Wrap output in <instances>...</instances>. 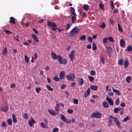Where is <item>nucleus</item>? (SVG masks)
<instances>
[{
	"instance_id": "f257e3e1",
	"label": "nucleus",
	"mask_w": 132,
	"mask_h": 132,
	"mask_svg": "<svg viewBox=\"0 0 132 132\" xmlns=\"http://www.w3.org/2000/svg\"><path fill=\"white\" fill-rule=\"evenodd\" d=\"M91 116L92 118H101L102 117V113L98 111H95L92 113Z\"/></svg>"
},
{
	"instance_id": "f03ea898",
	"label": "nucleus",
	"mask_w": 132,
	"mask_h": 132,
	"mask_svg": "<svg viewBox=\"0 0 132 132\" xmlns=\"http://www.w3.org/2000/svg\"><path fill=\"white\" fill-rule=\"evenodd\" d=\"M79 31V29L77 27L74 28L70 32L69 34L71 37L77 34Z\"/></svg>"
},
{
	"instance_id": "7ed1b4c3",
	"label": "nucleus",
	"mask_w": 132,
	"mask_h": 132,
	"mask_svg": "<svg viewBox=\"0 0 132 132\" xmlns=\"http://www.w3.org/2000/svg\"><path fill=\"white\" fill-rule=\"evenodd\" d=\"M109 117L112 119H114L116 126L120 128L121 129V123L119 122V120L116 117H114L112 116V115L109 116Z\"/></svg>"
},
{
	"instance_id": "20e7f679",
	"label": "nucleus",
	"mask_w": 132,
	"mask_h": 132,
	"mask_svg": "<svg viewBox=\"0 0 132 132\" xmlns=\"http://www.w3.org/2000/svg\"><path fill=\"white\" fill-rule=\"evenodd\" d=\"M58 61L60 64H65L67 63V60L65 58L62 59V57L61 56L58 57Z\"/></svg>"
},
{
	"instance_id": "39448f33",
	"label": "nucleus",
	"mask_w": 132,
	"mask_h": 132,
	"mask_svg": "<svg viewBox=\"0 0 132 132\" xmlns=\"http://www.w3.org/2000/svg\"><path fill=\"white\" fill-rule=\"evenodd\" d=\"M43 120L45 123L44 124L43 122H42L40 124V126L43 128H48L47 124L48 123V122L45 118H44Z\"/></svg>"
},
{
	"instance_id": "423d86ee",
	"label": "nucleus",
	"mask_w": 132,
	"mask_h": 132,
	"mask_svg": "<svg viewBox=\"0 0 132 132\" xmlns=\"http://www.w3.org/2000/svg\"><path fill=\"white\" fill-rule=\"evenodd\" d=\"M60 116L61 120L65 122L68 124H69L71 123V120H70L68 121V120L65 118V116L64 115L61 114Z\"/></svg>"
},
{
	"instance_id": "0eeeda50",
	"label": "nucleus",
	"mask_w": 132,
	"mask_h": 132,
	"mask_svg": "<svg viewBox=\"0 0 132 132\" xmlns=\"http://www.w3.org/2000/svg\"><path fill=\"white\" fill-rule=\"evenodd\" d=\"M75 78V76L73 73H71L67 75L66 77V79L68 80H71L73 81V79Z\"/></svg>"
},
{
	"instance_id": "6e6552de",
	"label": "nucleus",
	"mask_w": 132,
	"mask_h": 132,
	"mask_svg": "<svg viewBox=\"0 0 132 132\" xmlns=\"http://www.w3.org/2000/svg\"><path fill=\"white\" fill-rule=\"evenodd\" d=\"M51 54L52 58L54 60H56L57 59L58 60V57L60 56V55H56L54 53L52 52H51Z\"/></svg>"
},
{
	"instance_id": "1a4fd4ad",
	"label": "nucleus",
	"mask_w": 132,
	"mask_h": 132,
	"mask_svg": "<svg viewBox=\"0 0 132 132\" xmlns=\"http://www.w3.org/2000/svg\"><path fill=\"white\" fill-rule=\"evenodd\" d=\"M106 100L109 103L110 105H113V102L111 98L108 97H107L106 98Z\"/></svg>"
},
{
	"instance_id": "9d476101",
	"label": "nucleus",
	"mask_w": 132,
	"mask_h": 132,
	"mask_svg": "<svg viewBox=\"0 0 132 132\" xmlns=\"http://www.w3.org/2000/svg\"><path fill=\"white\" fill-rule=\"evenodd\" d=\"M47 24L48 26L50 27H55L57 26V25L55 23L53 22L48 21L47 22Z\"/></svg>"
},
{
	"instance_id": "9b49d317",
	"label": "nucleus",
	"mask_w": 132,
	"mask_h": 132,
	"mask_svg": "<svg viewBox=\"0 0 132 132\" xmlns=\"http://www.w3.org/2000/svg\"><path fill=\"white\" fill-rule=\"evenodd\" d=\"M48 113L53 116H55L57 115L58 113V112L56 113L53 110H48Z\"/></svg>"
},
{
	"instance_id": "f8f14e48",
	"label": "nucleus",
	"mask_w": 132,
	"mask_h": 132,
	"mask_svg": "<svg viewBox=\"0 0 132 132\" xmlns=\"http://www.w3.org/2000/svg\"><path fill=\"white\" fill-rule=\"evenodd\" d=\"M120 45L122 47H124V45L125 44V40L123 39H121L120 41Z\"/></svg>"
},
{
	"instance_id": "ddd939ff",
	"label": "nucleus",
	"mask_w": 132,
	"mask_h": 132,
	"mask_svg": "<svg viewBox=\"0 0 132 132\" xmlns=\"http://www.w3.org/2000/svg\"><path fill=\"white\" fill-rule=\"evenodd\" d=\"M36 122L34 120L33 118H31V120H29V126L30 127H32V124L34 123H35Z\"/></svg>"
},
{
	"instance_id": "4468645a",
	"label": "nucleus",
	"mask_w": 132,
	"mask_h": 132,
	"mask_svg": "<svg viewBox=\"0 0 132 132\" xmlns=\"http://www.w3.org/2000/svg\"><path fill=\"white\" fill-rule=\"evenodd\" d=\"M90 92V89L89 88H88L86 92H85L84 94V96L85 98H86L87 97L89 94Z\"/></svg>"
},
{
	"instance_id": "2eb2a0df",
	"label": "nucleus",
	"mask_w": 132,
	"mask_h": 132,
	"mask_svg": "<svg viewBox=\"0 0 132 132\" xmlns=\"http://www.w3.org/2000/svg\"><path fill=\"white\" fill-rule=\"evenodd\" d=\"M65 72L63 71H61L59 73V77L60 79L62 80L63 79L64 77H65L64 74Z\"/></svg>"
},
{
	"instance_id": "dca6fc26",
	"label": "nucleus",
	"mask_w": 132,
	"mask_h": 132,
	"mask_svg": "<svg viewBox=\"0 0 132 132\" xmlns=\"http://www.w3.org/2000/svg\"><path fill=\"white\" fill-rule=\"evenodd\" d=\"M106 49L108 51L109 54L111 55L112 52V49L111 47L108 46L106 47Z\"/></svg>"
},
{
	"instance_id": "f3484780",
	"label": "nucleus",
	"mask_w": 132,
	"mask_h": 132,
	"mask_svg": "<svg viewBox=\"0 0 132 132\" xmlns=\"http://www.w3.org/2000/svg\"><path fill=\"white\" fill-rule=\"evenodd\" d=\"M32 37L34 40V41L36 43L39 42V40L35 35L32 34Z\"/></svg>"
},
{
	"instance_id": "a211bd4d",
	"label": "nucleus",
	"mask_w": 132,
	"mask_h": 132,
	"mask_svg": "<svg viewBox=\"0 0 132 132\" xmlns=\"http://www.w3.org/2000/svg\"><path fill=\"white\" fill-rule=\"evenodd\" d=\"M10 21H9V22L10 23H11L13 24H15V19L13 17H10Z\"/></svg>"
},
{
	"instance_id": "6ab92c4d",
	"label": "nucleus",
	"mask_w": 132,
	"mask_h": 132,
	"mask_svg": "<svg viewBox=\"0 0 132 132\" xmlns=\"http://www.w3.org/2000/svg\"><path fill=\"white\" fill-rule=\"evenodd\" d=\"M78 81L79 85H83L84 81L83 79L82 78H78Z\"/></svg>"
},
{
	"instance_id": "aec40b11",
	"label": "nucleus",
	"mask_w": 132,
	"mask_h": 132,
	"mask_svg": "<svg viewBox=\"0 0 132 132\" xmlns=\"http://www.w3.org/2000/svg\"><path fill=\"white\" fill-rule=\"evenodd\" d=\"M112 89L113 92H115L118 95H121V93L120 91L116 89H114L113 87L112 88Z\"/></svg>"
},
{
	"instance_id": "412c9836",
	"label": "nucleus",
	"mask_w": 132,
	"mask_h": 132,
	"mask_svg": "<svg viewBox=\"0 0 132 132\" xmlns=\"http://www.w3.org/2000/svg\"><path fill=\"white\" fill-rule=\"evenodd\" d=\"M22 116L23 118L25 119L26 120H27L28 119V115L26 113H23L22 114Z\"/></svg>"
},
{
	"instance_id": "4be33fe9",
	"label": "nucleus",
	"mask_w": 132,
	"mask_h": 132,
	"mask_svg": "<svg viewBox=\"0 0 132 132\" xmlns=\"http://www.w3.org/2000/svg\"><path fill=\"white\" fill-rule=\"evenodd\" d=\"M90 88L94 90H96L98 88V86L96 85H92L90 86Z\"/></svg>"
},
{
	"instance_id": "5701e85b",
	"label": "nucleus",
	"mask_w": 132,
	"mask_h": 132,
	"mask_svg": "<svg viewBox=\"0 0 132 132\" xmlns=\"http://www.w3.org/2000/svg\"><path fill=\"white\" fill-rule=\"evenodd\" d=\"M12 117L13 118V121L14 123H15L17 122V120L15 117V116L14 114L13 113L12 114Z\"/></svg>"
},
{
	"instance_id": "b1692460",
	"label": "nucleus",
	"mask_w": 132,
	"mask_h": 132,
	"mask_svg": "<svg viewBox=\"0 0 132 132\" xmlns=\"http://www.w3.org/2000/svg\"><path fill=\"white\" fill-rule=\"evenodd\" d=\"M121 110V108L117 107L115 108L114 109V112L115 113H118V112L119 111Z\"/></svg>"
},
{
	"instance_id": "393cba45",
	"label": "nucleus",
	"mask_w": 132,
	"mask_h": 132,
	"mask_svg": "<svg viewBox=\"0 0 132 132\" xmlns=\"http://www.w3.org/2000/svg\"><path fill=\"white\" fill-rule=\"evenodd\" d=\"M1 109L2 111H7L9 109L8 106H6L4 107H2L1 108Z\"/></svg>"
},
{
	"instance_id": "a878e982",
	"label": "nucleus",
	"mask_w": 132,
	"mask_h": 132,
	"mask_svg": "<svg viewBox=\"0 0 132 132\" xmlns=\"http://www.w3.org/2000/svg\"><path fill=\"white\" fill-rule=\"evenodd\" d=\"M89 6L87 4H84L83 5V9L85 11H87L88 10Z\"/></svg>"
},
{
	"instance_id": "bb28decb",
	"label": "nucleus",
	"mask_w": 132,
	"mask_h": 132,
	"mask_svg": "<svg viewBox=\"0 0 132 132\" xmlns=\"http://www.w3.org/2000/svg\"><path fill=\"white\" fill-rule=\"evenodd\" d=\"M131 80V78L130 76H128L126 78V82L128 83H130V81Z\"/></svg>"
},
{
	"instance_id": "cd10ccee",
	"label": "nucleus",
	"mask_w": 132,
	"mask_h": 132,
	"mask_svg": "<svg viewBox=\"0 0 132 132\" xmlns=\"http://www.w3.org/2000/svg\"><path fill=\"white\" fill-rule=\"evenodd\" d=\"M86 37L85 35H82L81 37H80L79 39L82 41H84L86 40Z\"/></svg>"
},
{
	"instance_id": "c85d7f7f",
	"label": "nucleus",
	"mask_w": 132,
	"mask_h": 132,
	"mask_svg": "<svg viewBox=\"0 0 132 132\" xmlns=\"http://www.w3.org/2000/svg\"><path fill=\"white\" fill-rule=\"evenodd\" d=\"M70 12H71V14H76L75 9L73 7H70Z\"/></svg>"
},
{
	"instance_id": "c756f323",
	"label": "nucleus",
	"mask_w": 132,
	"mask_h": 132,
	"mask_svg": "<svg viewBox=\"0 0 132 132\" xmlns=\"http://www.w3.org/2000/svg\"><path fill=\"white\" fill-rule=\"evenodd\" d=\"M129 65V62L127 60H126L124 62V65L125 68L127 67Z\"/></svg>"
},
{
	"instance_id": "7c9ffc66",
	"label": "nucleus",
	"mask_w": 132,
	"mask_h": 132,
	"mask_svg": "<svg viewBox=\"0 0 132 132\" xmlns=\"http://www.w3.org/2000/svg\"><path fill=\"white\" fill-rule=\"evenodd\" d=\"M103 106L105 108H107L109 106L108 104L105 101L104 102H103Z\"/></svg>"
},
{
	"instance_id": "2f4dec72",
	"label": "nucleus",
	"mask_w": 132,
	"mask_h": 132,
	"mask_svg": "<svg viewBox=\"0 0 132 132\" xmlns=\"http://www.w3.org/2000/svg\"><path fill=\"white\" fill-rule=\"evenodd\" d=\"M7 48L6 47H5L3 49V54L4 55H5L7 54Z\"/></svg>"
},
{
	"instance_id": "473e14b6",
	"label": "nucleus",
	"mask_w": 132,
	"mask_h": 132,
	"mask_svg": "<svg viewBox=\"0 0 132 132\" xmlns=\"http://www.w3.org/2000/svg\"><path fill=\"white\" fill-rule=\"evenodd\" d=\"M4 31L6 34H7L8 35L11 34H12V32L9 31L8 30L5 29L4 30Z\"/></svg>"
},
{
	"instance_id": "72a5a7b5",
	"label": "nucleus",
	"mask_w": 132,
	"mask_h": 132,
	"mask_svg": "<svg viewBox=\"0 0 132 132\" xmlns=\"http://www.w3.org/2000/svg\"><path fill=\"white\" fill-rule=\"evenodd\" d=\"M59 105L57 103L56 104V106H55V111L58 112L59 111Z\"/></svg>"
},
{
	"instance_id": "f704fd0d",
	"label": "nucleus",
	"mask_w": 132,
	"mask_h": 132,
	"mask_svg": "<svg viewBox=\"0 0 132 132\" xmlns=\"http://www.w3.org/2000/svg\"><path fill=\"white\" fill-rule=\"evenodd\" d=\"M110 4L111 6V8L113 9L114 8V3L111 0L110 1Z\"/></svg>"
},
{
	"instance_id": "c9c22d12",
	"label": "nucleus",
	"mask_w": 132,
	"mask_h": 132,
	"mask_svg": "<svg viewBox=\"0 0 132 132\" xmlns=\"http://www.w3.org/2000/svg\"><path fill=\"white\" fill-rule=\"evenodd\" d=\"M118 29L119 31H120L121 32H122L123 30L122 29L121 27L120 24L119 23H118Z\"/></svg>"
},
{
	"instance_id": "e433bc0d",
	"label": "nucleus",
	"mask_w": 132,
	"mask_h": 132,
	"mask_svg": "<svg viewBox=\"0 0 132 132\" xmlns=\"http://www.w3.org/2000/svg\"><path fill=\"white\" fill-rule=\"evenodd\" d=\"M92 49L94 50H96L97 49L96 46L94 42H93L92 44Z\"/></svg>"
},
{
	"instance_id": "4c0bfd02",
	"label": "nucleus",
	"mask_w": 132,
	"mask_h": 132,
	"mask_svg": "<svg viewBox=\"0 0 132 132\" xmlns=\"http://www.w3.org/2000/svg\"><path fill=\"white\" fill-rule=\"evenodd\" d=\"M127 50L128 52H130L132 51V47L130 45L127 47Z\"/></svg>"
},
{
	"instance_id": "58836bf2",
	"label": "nucleus",
	"mask_w": 132,
	"mask_h": 132,
	"mask_svg": "<svg viewBox=\"0 0 132 132\" xmlns=\"http://www.w3.org/2000/svg\"><path fill=\"white\" fill-rule=\"evenodd\" d=\"M53 80L54 81H57L60 80V79L57 76H54Z\"/></svg>"
},
{
	"instance_id": "ea45409f",
	"label": "nucleus",
	"mask_w": 132,
	"mask_h": 132,
	"mask_svg": "<svg viewBox=\"0 0 132 132\" xmlns=\"http://www.w3.org/2000/svg\"><path fill=\"white\" fill-rule=\"evenodd\" d=\"M30 23L29 22H26L25 23H24L23 22L21 23V24L22 25H23V24H24L27 27L29 26V25Z\"/></svg>"
},
{
	"instance_id": "a19ab883",
	"label": "nucleus",
	"mask_w": 132,
	"mask_h": 132,
	"mask_svg": "<svg viewBox=\"0 0 132 132\" xmlns=\"http://www.w3.org/2000/svg\"><path fill=\"white\" fill-rule=\"evenodd\" d=\"M100 27L103 29H104L105 27L106 24L104 23H102L101 25H100Z\"/></svg>"
},
{
	"instance_id": "79ce46f5",
	"label": "nucleus",
	"mask_w": 132,
	"mask_h": 132,
	"mask_svg": "<svg viewBox=\"0 0 132 132\" xmlns=\"http://www.w3.org/2000/svg\"><path fill=\"white\" fill-rule=\"evenodd\" d=\"M88 78L91 82H93L94 80V78L93 77L88 76Z\"/></svg>"
},
{
	"instance_id": "37998d69",
	"label": "nucleus",
	"mask_w": 132,
	"mask_h": 132,
	"mask_svg": "<svg viewBox=\"0 0 132 132\" xmlns=\"http://www.w3.org/2000/svg\"><path fill=\"white\" fill-rule=\"evenodd\" d=\"M69 57L70 58V60L71 61H72L74 59V55H68Z\"/></svg>"
},
{
	"instance_id": "c03bdc74",
	"label": "nucleus",
	"mask_w": 132,
	"mask_h": 132,
	"mask_svg": "<svg viewBox=\"0 0 132 132\" xmlns=\"http://www.w3.org/2000/svg\"><path fill=\"white\" fill-rule=\"evenodd\" d=\"M46 87L47 89L50 91H53V88L48 85H46Z\"/></svg>"
},
{
	"instance_id": "a18cd8bd",
	"label": "nucleus",
	"mask_w": 132,
	"mask_h": 132,
	"mask_svg": "<svg viewBox=\"0 0 132 132\" xmlns=\"http://www.w3.org/2000/svg\"><path fill=\"white\" fill-rule=\"evenodd\" d=\"M12 120L11 119H8L7 120V123L8 124L10 125H12Z\"/></svg>"
},
{
	"instance_id": "49530a36",
	"label": "nucleus",
	"mask_w": 132,
	"mask_h": 132,
	"mask_svg": "<svg viewBox=\"0 0 132 132\" xmlns=\"http://www.w3.org/2000/svg\"><path fill=\"white\" fill-rule=\"evenodd\" d=\"M109 122L108 123V125L109 126H110L112 125V121L111 119H109Z\"/></svg>"
},
{
	"instance_id": "de8ad7c7",
	"label": "nucleus",
	"mask_w": 132,
	"mask_h": 132,
	"mask_svg": "<svg viewBox=\"0 0 132 132\" xmlns=\"http://www.w3.org/2000/svg\"><path fill=\"white\" fill-rule=\"evenodd\" d=\"M123 61L121 59H119L118 61V63L120 65H121L123 63Z\"/></svg>"
},
{
	"instance_id": "09e8293b",
	"label": "nucleus",
	"mask_w": 132,
	"mask_h": 132,
	"mask_svg": "<svg viewBox=\"0 0 132 132\" xmlns=\"http://www.w3.org/2000/svg\"><path fill=\"white\" fill-rule=\"evenodd\" d=\"M73 15L71 17V20H76V17L77 16L76 14H72Z\"/></svg>"
},
{
	"instance_id": "8fccbe9b",
	"label": "nucleus",
	"mask_w": 132,
	"mask_h": 132,
	"mask_svg": "<svg viewBox=\"0 0 132 132\" xmlns=\"http://www.w3.org/2000/svg\"><path fill=\"white\" fill-rule=\"evenodd\" d=\"M100 61L101 63L104 64V58L103 57H101L100 58Z\"/></svg>"
},
{
	"instance_id": "3c124183",
	"label": "nucleus",
	"mask_w": 132,
	"mask_h": 132,
	"mask_svg": "<svg viewBox=\"0 0 132 132\" xmlns=\"http://www.w3.org/2000/svg\"><path fill=\"white\" fill-rule=\"evenodd\" d=\"M99 7H100V8L101 9H104V5L103 4H102L101 3H100V4H99Z\"/></svg>"
},
{
	"instance_id": "603ef678",
	"label": "nucleus",
	"mask_w": 132,
	"mask_h": 132,
	"mask_svg": "<svg viewBox=\"0 0 132 132\" xmlns=\"http://www.w3.org/2000/svg\"><path fill=\"white\" fill-rule=\"evenodd\" d=\"M115 104L116 105H118L119 103V98L117 99L115 101Z\"/></svg>"
},
{
	"instance_id": "864d4df0",
	"label": "nucleus",
	"mask_w": 132,
	"mask_h": 132,
	"mask_svg": "<svg viewBox=\"0 0 132 132\" xmlns=\"http://www.w3.org/2000/svg\"><path fill=\"white\" fill-rule=\"evenodd\" d=\"M90 73L92 76H94L95 74V71L91 70L90 71Z\"/></svg>"
},
{
	"instance_id": "5fc2aeb1",
	"label": "nucleus",
	"mask_w": 132,
	"mask_h": 132,
	"mask_svg": "<svg viewBox=\"0 0 132 132\" xmlns=\"http://www.w3.org/2000/svg\"><path fill=\"white\" fill-rule=\"evenodd\" d=\"M67 111L68 113L70 114H72L73 112V110L72 109H68L67 110Z\"/></svg>"
},
{
	"instance_id": "6e6d98bb",
	"label": "nucleus",
	"mask_w": 132,
	"mask_h": 132,
	"mask_svg": "<svg viewBox=\"0 0 132 132\" xmlns=\"http://www.w3.org/2000/svg\"><path fill=\"white\" fill-rule=\"evenodd\" d=\"M24 59L26 62L28 63L29 61V59L28 57L27 56L25 55L24 56Z\"/></svg>"
},
{
	"instance_id": "4d7b16f0",
	"label": "nucleus",
	"mask_w": 132,
	"mask_h": 132,
	"mask_svg": "<svg viewBox=\"0 0 132 132\" xmlns=\"http://www.w3.org/2000/svg\"><path fill=\"white\" fill-rule=\"evenodd\" d=\"M40 89L41 88H37V87L35 88L36 91L37 93H39Z\"/></svg>"
},
{
	"instance_id": "13d9d810",
	"label": "nucleus",
	"mask_w": 132,
	"mask_h": 132,
	"mask_svg": "<svg viewBox=\"0 0 132 132\" xmlns=\"http://www.w3.org/2000/svg\"><path fill=\"white\" fill-rule=\"evenodd\" d=\"M108 40L112 42H114V41L113 40V38L112 37H110L108 38Z\"/></svg>"
},
{
	"instance_id": "bf43d9fd",
	"label": "nucleus",
	"mask_w": 132,
	"mask_h": 132,
	"mask_svg": "<svg viewBox=\"0 0 132 132\" xmlns=\"http://www.w3.org/2000/svg\"><path fill=\"white\" fill-rule=\"evenodd\" d=\"M88 40L90 43H91L92 41V39L91 37H89L88 38Z\"/></svg>"
},
{
	"instance_id": "052dcab7",
	"label": "nucleus",
	"mask_w": 132,
	"mask_h": 132,
	"mask_svg": "<svg viewBox=\"0 0 132 132\" xmlns=\"http://www.w3.org/2000/svg\"><path fill=\"white\" fill-rule=\"evenodd\" d=\"M73 102L75 104H77L78 103V100L77 99H75L73 101Z\"/></svg>"
},
{
	"instance_id": "680f3d73",
	"label": "nucleus",
	"mask_w": 132,
	"mask_h": 132,
	"mask_svg": "<svg viewBox=\"0 0 132 132\" xmlns=\"http://www.w3.org/2000/svg\"><path fill=\"white\" fill-rule=\"evenodd\" d=\"M107 39L106 37H105L103 39V42L104 44H105L106 43Z\"/></svg>"
},
{
	"instance_id": "e2e57ef3",
	"label": "nucleus",
	"mask_w": 132,
	"mask_h": 132,
	"mask_svg": "<svg viewBox=\"0 0 132 132\" xmlns=\"http://www.w3.org/2000/svg\"><path fill=\"white\" fill-rule=\"evenodd\" d=\"M2 126L3 127H6V123L4 121H3L2 123Z\"/></svg>"
},
{
	"instance_id": "0e129e2a",
	"label": "nucleus",
	"mask_w": 132,
	"mask_h": 132,
	"mask_svg": "<svg viewBox=\"0 0 132 132\" xmlns=\"http://www.w3.org/2000/svg\"><path fill=\"white\" fill-rule=\"evenodd\" d=\"M59 131V129L57 128H54L53 130V132H56Z\"/></svg>"
},
{
	"instance_id": "69168bd1",
	"label": "nucleus",
	"mask_w": 132,
	"mask_h": 132,
	"mask_svg": "<svg viewBox=\"0 0 132 132\" xmlns=\"http://www.w3.org/2000/svg\"><path fill=\"white\" fill-rule=\"evenodd\" d=\"M16 85L15 84H12L10 86V87L11 88H13L15 87Z\"/></svg>"
},
{
	"instance_id": "338daca9",
	"label": "nucleus",
	"mask_w": 132,
	"mask_h": 132,
	"mask_svg": "<svg viewBox=\"0 0 132 132\" xmlns=\"http://www.w3.org/2000/svg\"><path fill=\"white\" fill-rule=\"evenodd\" d=\"M70 26V24L69 23H68L66 25V28L65 30H67L69 28Z\"/></svg>"
},
{
	"instance_id": "774afa93",
	"label": "nucleus",
	"mask_w": 132,
	"mask_h": 132,
	"mask_svg": "<svg viewBox=\"0 0 132 132\" xmlns=\"http://www.w3.org/2000/svg\"><path fill=\"white\" fill-rule=\"evenodd\" d=\"M129 119V118L128 117V116H127V117H126L125 118L123 119V121L124 122H126Z\"/></svg>"
}]
</instances>
